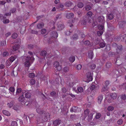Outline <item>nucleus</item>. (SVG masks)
I'll list each match as a JSON object with an SVG mask.
<instances>
[{"label":"nucleus","instance_id":"1","mask_svg":"<svg viewBox=\"0 0 126 126\" xmlns=\"http://www.w3.org/2000/svg\"><path fill=\"white\" fill-rule=\"evenodd\" d=\"M44 117L41 118H38L37 119L38 123V124L40 123H43L46 122L48 120V119L50 118V114L49 113H45Z\"/></svg>","mask_w":126,"mask_h":126},{"label":"nucleus","instance_id":"2","mask_svg":"<svg viewBox=\"0 0 126 126\" xmlns=\"http://www.w3.org/2000/svg\"><path fill=\"white\" fill-rule=\"evenodd\" d=\"M34 60L33 57H30L29 56H27L26 57V61L24 65L26 67H29L31 65Z\"/></svg>","mask_w":126,"mask_h":126},{"label":"nucleus","instance_id":"3","mask_svg":"<svg viewBox=\"0 0 126 126\" xmlns=\"http://www.w3.org/2000/svg\"><path fill=\"white\" fill-rule=\"evenodd\" d=\"M126 39V34L122 33L120 34L119 36L115 37L114 38V40L115 41H118L120 40L121 41H124Z\"/></svg>","mask_w":126,"mask_h":126},{"label":"nucleus","instance_id":"4","mask_svg":"<svg viewBox=\"0 0 126 126\" xmlns=\"http://www.w3.org/2000/svg\"><path fill=\"white\" fill-rule=\"evenodd\" d=\"M50 35L51 37L50 38H49L48 40V43L50 44L51 43V41H52V39L53 38H56L57 37L58 34H57V32L55 31H52L50 33Z\"/></svg>","mask_w":126,"mask_h":126},{"label":"nucleus","instance_id":"5","mask_svg":"<svg viewBox=\"0 0 126 126\" xmlns=\"http://www.w3.org/2000/svg\"><path fill=\"white\" fill-rule=\"evenodd\" d=\"M93 4L90 2L87 3L85 7V10L88 11L93 8Z\"/></svg>","mask_w":126,"mask_h":126},{"label":"nucleus","instance_id":"6","mask_svg":"<svg viewBox=\"0 0 126 126\" xmlns=\"http://www.w3.org/2000/svg\"><path fill=\"white\" fill-rule=\"evenodd\" d=\"M116 49V52L114 53V54H112V55H116L117 54L120 53L123 50L122 46L121 44L117 45Z\"/></svg>","mask_w":126,"mask_h":126},{"label":"nucleus","instance_id":"7","mask_svg":"<svg viewBox=\"0 0 126 126\" xmlns=\"http://www.w3.org/2000/svg\"><path fill=\"white\" fill-rule=\"evenodd\" d=\"M126 25V22L124 21H121L119 22L118 25L119 28L123 29Z\"/></svg>","mask_w":126,"mask_h":126},{"label":"nucleus","instance_id":"8","mask_svg":"<svg viewBox=\"0 0 126 126\" xmlns=\"http://www.w3.org/2000/svg\"><path fill=\"white\" fill-rule=\"evenodd\" d=\"M87 79L89 81H91L92 80L93 78L92 75L90 72H88L86 74Z\"/></svg>","mask_w":126,"mask_h":126},{"label":"nucleus","instance_id":"9","mask_svg":"<svg viewBox=\"0 0 126 126\" xmlns=\"http://www.w3.org/2000/svg\"><path fill=\"white\" fill-rule=\"evenodd\" d=\"M54 66L58 71H60L61 70V67L59 65V63L58 61L55 62L54 63Z\"/></svg>","mask_w":126,"mask_h":126},{"label":"nucleus","instance_id":"10","mask_svg":"<svg viewBox=\"0 0 126 126\" xmlns=\"http://www.w3.org/2000/svg\"><path fill=\"white\" fill-rule=\"evenodd\" d=\"M98 20L99 22L102 24H104L105 19L104 17L102 16H100L98 17Z\"/></svg>","mask_w":126,"mask_h":126},{"label":"nucleus","instance_id":"11","mask_svg":"<svg viewBox=\"0 0 126 126\" xmlns=\"http://www.w3.org/2000/svg\"><path fill=\"white\" fill-rule=\"evenodd\" d=\"M36 111L37 113L40 114H45L46 112L44 110L39 108H37Z\"/></svg>","mask_w":126,"mask_h":126},{"label":"nucleus","instance_id":"12","mask_svg":"<svg viewBox=\"0 0 126 126\" xmlns=\"http://www.w3.org/2000/svg\"><path fill=\"white\" fill-rule=\"evenodd\" d=\"M73 89H74V90L77 93L79 92H82L83 91V89L82 87H77V90H75L76 88L75 87H73Z\"/></svg>","mask_w":126,"mask_h":126},{"label":"nucleus","instance_id":"13","mask_svg":"<svg viewBox=\"0 0 126 126\" xmlns=\"http://www.w3.org/2000/svg\"><path fill=\"white\" fill-rule=\"evenodd\" d=\"M25 100V98L23 94L21 95L18 98V101L21 103H23Z\"/></svg>","mask_w":126,"mask_h":126},{"label":"nucleus","instance_id":"14","mask_svg":"<svg viewBox=\"0 0 126 126\" xmlns=\"http://www.w3.org/2000/svg\"><path fill=\"white\" fill-rule=\"evenodd\" d=\"M64 28V25L63 24L61 23L59 25L58 24L57 29L59 31H61L63 30Z\"/></svg>","mask_w":126,"mask_h":126},{"label":"nucleus","instance_id":"15","mask_svg":"<svg viewBox=\"0 0 126 126\" xmlns=\"http://www.w3.org/2000/svg\"><path fill=\"white\" fill-rule=\"evenodd\" d=\"M106 99L107 100V102L109 103H110V94L108 92L107 93L106 95Z\"/></svg>","mask_w":126,"mask_h":126},{"label":"nucleus","instance_id":"16","mask_svg":"<svg viewBox=\"0 0 126 126\" xmlns=\"http://www.w3.org/2000/svg\"><path fill=\"white\" fill-rule=\"evenodd\" d=\"M74 16V14L72 13H67L66 15V17L68 19H70L73 18Z\"/></svg>","mask_w":126,"mask_h":126},{"label":"nucleus","instance_id":"17","mask_svg":"<svg viewBox=\"0 0 126 126\" xmlns=\"http://www.w3.org/2000/svg\"><path fill=\"white\" fill-rule=\"evenodd\" d=\"M83 41L84 44L86 46H88L89 47H91L93 45L92 43H91L88 40H86L85 42H84Z\"/></svg>","mask_w":126,"mask_h":126},{"label":"nucleus","instance_id":"18","mask_svg":"<svg viewBox=\"0 0 126 126\" xmlns=\"http://www.w3.org/2000/svg\"><path fill=\"white\" fill-rule=\"evenodd\" d=\"M107 23L108 25V27L109 28L110 27V25L109 23V21L110 20V14H108L107 16Z\"/></svg>","mask_w":126,"mask_h":126},{"label":"nucleus","instance_id":"19","mask_svg":"<svg viewBox=\"0 0 126 126\" xmlns=\"http://www.w3.org/2000/svg\"><path fill=\"white\" fill-rule=\"evenodd\" d=\"M19 47V45L18 44H14V46L13 47V51L17 50Z\"/></svg>","mask_w":126,"mask_h":126},{"label":"nucleus","instance_id":"20","mask_svg":"<svg viewBox=\"0 0 126 126\" xmlns=\"http://www.w3.org/2000/svg\"><path fill=\"white\" fill-rule=\"evenodd\" d=\"M98 28L99 31H103L104 32V24H102L99 25L98 26Z\"/></svg>","mask_w":126,"mask_h":126},{"label":"nucleus","instance_id":"21","mask_svg":"<svg viewBox=\"0 0 126 126\" xmlns=\"http://www.w3.org/2000/svg\"><path fill=\"white\" fill-rule=\"evenodd\" d=\"M78 108L76 106H73L70 109V111L71 112H76Z\"/></svg>","mask_w":126,"mask_h":126},{"label":"nucleus","instance_id":"22","mask_svg":"<svg viewBox=\"0 0 126 126\" xmlns=\"http://www.w3.org/2000/svg\"><path fill=\"white\" fill-rule=\"evenodd\" d=\"M93 114L92 113H90L88 116L87 120L88 121H90L93 118Z\"/></svg>","mask_w":126,"mask_h":126},{"label":"nucleus","instance_id":"23","mask_svg":"<svg viewBox=\"0 0 126 126\" xmlns=\"http://www.w3.org/2000/svg\"><path fill=\"white\" fill-rule=\"evenodd\" d=\"M61 121L59 120H56L53 122V124L54 126H56L60 124Z\"/></svg>","mask_w":126,"mask_h":126},{"label":"nucleus","instance_id":"24","mask_svg":"<svg viewBox=\"0 0 126 126\" xmlns=\"http://www.w3.org/2000/svg\"><path fill=\"white\" fill-rule=\"evenodd\" d=\"M72 4V3L70 1H68L64 4V5L66 7H70Z\"/></svg>","mask_w":126,"mask_h":126},{"label":"nucleus","instance_id":"25","mask_svg":"<svg viewBox=\"0 0 126 126\" xmlns=\"http://www.w3.org/2000/svg\"><path fill=\"white\" fill-rule=\"evenodd\" d=\"M2 113L4 114L7 116H9L10 115V113L7 110H3L2 111Z\"/></svg>","mask_w":126,"mask_h":126},{"label":"nucleus","instance_id":"26","mask_svg":"<svg viewBox=\"0 0 126 126\" xmlns=\"http://www.w3.org/2000/svg\"><path fill=\"white\" fill-rule=\"evenodd\" d=\"M47 53L46 51L45 50H43L41 51L40 53L41 56L43 57H45L46 55H47Z\"/></svg>","mask_w":126,"mask_h":126},{"label":"nucleus","instance_id":"27","mask_svg":"<svg viewBox=\"0 0 126 126\" xmlns=\"http://www.w3.org/2000/svg\"><path fill=\"white\" fill-rule=\"evenodd\" d=\"M16 58V57L15 56H12L9 58V61L10 62L12 63L14 61Z\"/></svg>","mask_w":126,"mask_h":126},{"label":"nucleus","instance_id":"28","mask_svg":"<svg viewBox=\"0 0 126 126\" xmlns=\"http://www.w3.org/2000/svg\"><path fill=\"white\" fill-rule=\"evenodd\" d=\"M70 117L72 120H74L78 118V115L75 114H72L70 115Z\"/></svg>","mask_w":126,"mask_h":126},{"label":"nucleus","instance_id":"29","mask_svg":"<svg viewBox=\"0 0 126 126\" xmlns=\"http://www.w3.org/2000/svg\"><path fill=\"white\" fill-rule=\"evenodd\" d=\"M14 103V101H11L9 103H8L7 104L8 106V107L11 108L13 107Z\"/></svg>","mask_w":126,"mask_h":126},{"label":"nucleus","instance_id":"30","mask_svg":"<svg viewBox=\"0 0 126 126\" xmlns=\"http://www.w3.org/2000/svg\"><path fill=\"white\" fill-rule=\"evenodd\" d=\"M44 25V23L43 22H41L38 24L37 26L38 28L41 29L43 27Z\"/></svg>","mask_w":126,"mask_h":126},{"label":"nucleus","instance_id":"31","mask_svg":"<svg viewBox=\"0 0 126 126\" xmlns=\"http://www.w3.org/2000/svg\"><path fill=\"white\" fill-rule=\"evenodd\" d=\"M87 23L86 19L83 18L81 19V23L82 25H85Z\"/></svg>","mask_w":126,"mask_h":126},{"label":"nucleus","instance_id":"32","mask_svg":"<svg viewBox=\"0 0 126 126\" xmlns=\"http://www.w3.org/2000/svg\"><path fill=\"white\" fill-rule=\"evenodd\" d=\"M2 55L4 57H5L9 56V54L8 51H5L3 52Z\"/></svg>","mask_w":126,"mask_h":126},{"label":"nucleus","instance_id":"33","mask_svg":"<svg viewBox=\"0 0 126 126\" xmlns=\"http://www.w3.org/2000/svg\"><path fill=\"white\" fill-rule=\"evenodd\" d=\"M103 98V96L102 95H101L98 97V100L99 103H101Z\"/></svg>","mask_w":126,"mask_h":126},{"label":"nucleus","instance_id":"34","mask_svg":"<svg viewBox=\"0 0 126 126\" xmlns=\"http://www.w3.org/2000/svg\"><path fill=\"white\" fill-rule=\"evenodd\" d=\"M88 100V101L91 102L93 100V97L92 95L89 96L87 97Z\"/></svg>","mask_w":126,"mask_h":126},{"label":"nucleus","instance_id":"35","mask_svg":"<svg viewBox=\"0 0 126 126\" xmlns=\"http://www.w3.org/2000/svg\"><path fill=\"white\" fill-rule=\"evenodd\" d=\"M99 46L103 48L105 46V44L104 42V41H102V42L101 41V42L100 43Z\"/></svg>","mask_w":126,"mask_h":126},{"label":"nucleus","instance_id":"36","mask_svg":"<svg viewBox=\"0 0 126 126\" xmlns=\"http://www.w3.org/2000/svg\"><path fill=\"white\" fill-rule=\"evenodd\" d=\"M93 53L92 51H90L88 53V55L89 58L91 59H92L93 56Z\"/></svg>","mask_w":126,"mask_h":126},{"label":"nucleus","instance_id":"37","mask_svg":"<svg viewBox=\"0 0 126 126\" xmlns=\"http://www.w3.org/2000/svg\"><path fill=\"white\" fill-rule=\"evenodd\" d=\"M117 97V95L115 93H111V97L113 99H115Z\"/></svg>","mask_w":126,"mask_h":126},{"label":"nucleus","instance_id":"38","mask_svg":"<svg viewBox=\"0 0 126 126\" xmlns=\"http://www.w3.org/2000/svg\"><path fill=\"white\" fill-rule=\"evenodd\" d=\"M72 32V31L71 30L70 31V30L69 31L67 30L65 32V33L66 35H70Z\"/></svg>","mask_w":126,"mask_h":126},{"label":"nucleus","instance_id":"39","mask_svg":"<svg viewBox=\"0 0 126 126\" xmlns=\"http://www.w3.org/2000/svg\"><path fill=\"white\" fill-rule=\"evenodd\" d=\"M69 60L70 62L72 63L75 60V57L74 56H71L69 58Z\"/></svg>","mask_w":126,"mask_h":126},{"label":"nucleus","instance_id":"40","mask_svg":"<svg viewBox=\"0 0 126 126\" xmlns=\"http://www.w3.org/2000/svg\"><path fill=\"white\" fill-rule=\"evenodd\" d=\"M110 84V82L109 80L106 81L103 84V85L104 87L107 86Z\"/></svg>","mask_w":126,"mask_h":126},{"label":"nucleus","instance_id":"41","mask_svg":"<svg viewBox=\"0 0 126 126\" xmlns=\"http://www.w3.org/2000/svg\"><path fill=\"white\" fill-rule=\"evenodd\" d=\"M23 90L21 88H17L16 92V94L20 93Z\"/></svg>","mask_w":126,"mask_h":126},{"label":"nucleus","instance_id":"42","mask_svg":"<svg viewBox=\"0 0 126 126\" xmlns=\"http://www.w3.org/2000/svg\"><path fill=\"white\" fill-rule=\"evenodd\" d=\"M6 42L5 41H0V46H4L6 45Z\"/></svg>","mask_w":126,"mask_h":126},{"label":"nucleus","instance_id":"43","mask_svg":"<svg viewBox=\"0 0 126 126\" xmlns=\"http://www.w3.org/2000/svg\"><path fill=\"white\" fill-rule=\"evenodd\" d=\"M25 96L27 98H29L31 96V94L30 93H27L25 94Z\"/></svg>","mask_w":126,"mask_h":126},{"label":"nucleus","instance_id":"44","mask_svg":"<svg viewBox=\"0 0 126 126\" xmlns=\"http://www.w3.org/2000/svg\"><path fill=\"white\" fill-rule=\"evenodd\" d=\"M11 126H17V122L15 121H13L11 124Z\"/></svg>","mask_w":126,"mask_h":126},{"label":"nucleus","instance_id":"45","mask_svg":"<svg viewBox=\"0 0 126 126\" xmlns=\"http://www.w3.org/2000/svg\"><path fill=\"white\" fill-rule=\"evenodd\" d=\"M84 6V5L82 2H79L78 3V6L80 8H82Z\"/></svg>","mask_w":126,"mask_h":126},{"label":"nucleus","instance_id":"46","mask_svg":"<svg viewBox=\"0 0 126 126\" xmlns=\"http://www.w3.org/2000/svg\"><path fill=\"white\" fill-rule=\"evenodd\" d=\"M121 98L122 99L125 100L126 99V95L125 94H122L121 95Z\"/></svg>","mask_w":126,"mask_h":126},{"label":"nucleus","instance_id":"47","mask_svg":"<svg viewBox=\"0 0 126 126\" xmlns=\"http://www.w3.org/2000/svg\"><path fill=\"white\" fill-rule=\"evenodd\" d=\"M62 90L64 93H66L67 90V89L66 87H63L62 88Z\"/></svg>","mask_w":126,"mask_h":126},{"label":"nucleus","instance_id":"48","mask_svg":"<svg viewBox=\"0 0 126 126\" xmlns=\"http://www.w3.org/2000/svg\"><path fill=\"white\" fill-rule=\"evenodd\" d=\"M108 89V87H104L101 90V92H104L106 91H107Z\"/></svg>","mask_w":126,"mask_h":126},{"label":"nucleus","instance_id":"49","mask_svg":"<svg viewBox=\"0 0 126 126\" xmlns=\"http://www.w3.org/2000/svg\"><path fill=\"white\" fill-rule=\"evenodd\" d=\"M101 41H100V39L97 38L96 39L95 41V43L96 44V45L100 44L101 42Z\"/></svg>","mask_w":126,"mask_h":126},{"label":"nucleus","instance_id":"50","mask_svg":"<svg viewBox=\"0 0 126 126\" xmlns=\"http://www.w3.org/2000/svg\"><path fill=\"white\" fill-rule=\"evenodd\" d=\"M99 31L97 32V34L98 36H100L102 34L103 32V31Z\"/></svg>","mask_w":126,"mask_h":126},{"label":"nucleus","instance_id":"51","mask_svg":"<svg viewBox=\"0 0 126 126\" xmlns=\"http://www.w3.org/2000/svg\"><path fill=\"white\" fill-rule=\"evenodd\" d=\"M17 36V34L16 33H14L13 34L12 37L13 39H16Z\"/></svg>","mask_w":126,"mask_h":126},{"label":"nucleus","instance_id":"52","mask_svg":"<svg viewBox=\"0 0 126 126\" xmlns=\"http://www.w3.org/2000/svg\"><path fill=\"white\" fill-rule=\"evenodd\" d=\"M35 76L34 74L33 73H31L29 74V77L31 78H33Z\"/></svg>","mask_w":126,"mask_h":126},{"label":"nucleus","instance_id":"53","mask_svg":"<svg viewBox=\"0 0 126 126\" xmlns=\"http://www.w3.org/2000/svg\"><path fill=\"white\" fill-rule=\"evenodd\" d=\"M90 68L92 70L94 69L95 67V65L94 64H92L90 66Z\"/></svg>","mask_w":126,"mask_h":126},{"label":"nucleus","instance_id":"54","mask_svg":"<svg viewBox=\"0 0 126 126\" xmlns=\"http://www.w3.org/2000/svg\"><path fill=\"white\" fill-rule=\"evenodd\" d=\"M73 38L74 40L77 39L78 38V36L77 35V34H75L73 35Z\"/></svg>","mask_w":126,"mask_h":126},{"label":"nucleus","instance_id":"55","mask_svg":"<svg viewBox=\"0 0 126 126\" xmlns=\"http://www.w3.org/2000/svg\"><path fill=\"white\" fill-rule=\"evenodd\" d=\"M14 109L16 110H19V107L17 105H15L13 107Z\"/></svg>","mask_w":126,"mask_h":126},{"label":"nucleus","instance_id":"56","mask_svg":"<svg viewBox=\"0 0 126 126\" xmlns=\"http://www.w3.org/2000/svg\"><path fill=\"white\" fill-rule=\"evenodd\" d=\"M87 16L89 17H91L92 15V13L91 11H89L87 12L86 14Z\"/></svg>","mask_w":126,"mask_h":126},{"label":"nucleus","instance_id":"57","mask_svg":"<svg viewBox=\"0 0 126 126\" xmlns=\"http://www.w3.org/2000/svg\"><path fill=\"white\" fill-rule=\"evenodd\" d=\"M123 122V121L122 119H119L117 121V123L119 125H121Z\"/></svg>","mask_w":126,"mask_h":126},{"label":"nucleus","instance_id":"58","mask_svg":"<svg viewBox=\"0 0 126 126\" xmlns=\"http://www.w3.org/2000/svg\"><path fill=\"white\" fill-rule=\"evenodd\" d=\"M82 67V65L80 64H78L76 66V68L78 70H80Z\"/></svg>","mask_w":126,"mask_h":126},{"label":"nucleus","instance_id":"59","mask_svg":"<svg viewBox=\"0 0 126 126\" xmlns=\"http://www.w3.org/2000/svg\"><path fill=\"white\" fill-rule=\"evenodd\" d=\"M79 35L81 36V37L83 38L84 37L85 35L83 34V32H81L79 33Z\"/></svg>","mask_w":126,"mask_h":126},{"label":"nucleus","instance_id":"60","mask_svg":"<svg viewBox=\"0 0 126 126\" xmlns=\"http://www.w3.org/2000/svg\"><path fill=\"white\" fill-rule=\"evenodd\" d=\"M35 81L33 79H31L30 81V82L31 84L33 85L35 84Z\"/></svg>","mask_w":126,"mask_h":126},{"label":"nucleus","instance_id":"61","mask_svg":"<svg viewBox=\"0 0 126 126\" xmlns=\"http://www.w3.org/2000/svg\"><path fill=\"white\" fill-rule=\"evenodd\" d=\"M5 18H4L3 20V22L4 23H9V20L8 19H5Z\"/></svg>","mask_w":126,"mask_h":126},{"label":"nucleus","instance_id":"62","mask_svg":"<svg viewBox=\"0 0 126 126\" xmlns=\"http://www.w3.org/2000/svg\"><path fill=\"white\" fill-rule=\"evenodd\" d=\"M89 111L88 110V109H86V110H85L84 112V114L86 115H87L89 113Z\"/></svg>","mask_w":126,"mask_h":126},{"label":"nucleus","instance_id":"63","mask_svg":"<svg viewBox=\"0 0 126 126\" xmlns=\"http://www.w3.org/2000/svg\"><path fill=\"white\" fill-rule=\"evenodd\" d=\"M91 23V24L90 25L93 27H94L95 25H96L97 24V22H95L93 21Z\"/></svg>","mask_w":126,"mask_h":126},{"label":"nucleus","instance_id":"64","mask_svg":"<svg viewBox=\"0 0 126 126\" xmlns=\"http://www.w3.org/2000/svg\"><path fill=\"white\" fill-rule=\"evenodd\" d=\"M50 94L51 96H54L56 95V92L55 91H52L50 93Z\"/></svg>","mask_w":126,"mask_h":126}]
</instances>
